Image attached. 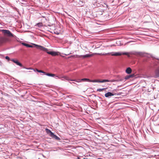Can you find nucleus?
Segmentation results:
<instances>
[{
  "mask_svg": "<svg viewBox=\"0 0 159 159\" xmlns=\"http://www.w3.org/2000/svg\"><path fill=\"white\" fill-rule=\"evenodd\" d=\"M56 77H58L59 78H60L58 76H56Z\"/></svg>",
  "mask_w": 159,
  "mask_h": 159,
  "instance_id": "obj_25",
  "label": "nucleus"
},
{
  "mask_svg": "<svg viewBox=\"0 0 159 159\" xmlns=\"http://www.w3.org/2000/svg\"><path fill=\"white\" fill-rule=\"evenodd\" d=\"M107 54L111 55L112 56H121L122 55H128V53L127 52L122 53L120 52H111L110 53H107Z\"/></svg>",
  "mask_w": 159,
  "mask_h": 159,
  "instance_id": "obj_3",
  "label": "nucleus"
},
{
  "mask_svg": "<svg viewBox=\"0 0 159 159\" xmlns=\"http://www.w3.org/2000/svg\"><path fill=\"white\" fill-rule=\"evenodd\" d=\"M93 0L94 1V2H93L94 3H97V2H98V0Z\"/></svg>",
  "mask_w": 159,
  "mask_h": 159,
  "instance_id": "obj_24",
  "label": "nucleus"
},
{
  "mask_svg": "<svg viewBox=\"0 0 159 159\" xmlns=\"http://www.w3.org/2000/svg\"><path fill=\"white\" fill-rule=\"evenodd\" d=\"M126 72L128 74H129L132 72V70L130 67H128L126 70Z\"/></svg>",
  "mask_w": 159,
  "mask_h": 159,
  "instance_id": "obj_14",
  "label": "nucleus"
},
{
  "mask_svg": "<svg viewBox=\"0 0 159 159\" xmlns=\"http://www.w3.org/2000/svg\"><path fill=\"white\" fill-rule=\"evenodd\" d=\"M124 78H121L117 80H109V82H113L115 81H117V82H119V81H121L124 80Z\"/></svg>",
  "mask_w": 159,
  "mask_h": 159,
  "instance_id": "obj_12",
  "label": "nucleus"
},
{
  "mask_svg": "<svg viewBox=\"0 0 159 159\" xmlns=\"http://www.w3.org/2000/svg\"><path fill=\"white\" fill-rule=\"evenodd\" d=\"M56 34V33H55ZM57 34H58V33H56Z\"/></svg>",
  "mask_w": 159,
  "mask_h": 159,
  "instance_id": "obj_27",
  "label": "nucleus"
},
{
  "mask_svg": "<svg viewBox=\"0 0 159 159\" xmlns=\"http://www.w3.org/2000/svg\"><path fill=\"white\" fill-rule=\"evenodd\" d=\"M5 58L6 59L8 60V61L10 60V58L8 56H6L5 57Z\"/></svg>",
  "mask_w": 159,
  "mask_h": 159,
  "instance_id": "obj_23",
  "label": "nucleus"
},
{
  "mask_svg": "<svg viewBox=\"0 0 159 159\" xmlns=\"http://www.w3.org/2000/svg\"><path fill=\"white\" fill-rule=\"evenodd\" d=\"M116 94V93H113L110 92H108L107 93L105 94V96L106 98H108L109 97L114 96V95H115Z\"/></svg>",
  "mask_w": 159,
  "mask_h": 159,
  "instance_id": "obj_6",
  "label": "nucleus"
},
{
  "mask_svg": "<svg viewBox=\"0 0 159 159\" xmlns=\"http://www.w3.org/2000/svg\"><path fill=\"white\" fill-rule=\"evenodd\" d=\"M22 44L23 45H24L27 47L32 48L33 47V46L32 45H30L29 44H27V43H22Z\"/></svg>",
  "mask_w": 159,
  "mask_h": 159,
  "instance_id": "obj_16",
  "label": "nucleus"
},
{
  "mask_svg": "<svg viewBox=\"0 0 159 159\" xmlns=\"http://www.w3.org/2000/svg\"><path fill=\"white\" fill-rule=\"evenodd\" d=\"M45 74L46 75L48 76H52V77H54L55 75V74H51V73H46V74Z\"/></svg>",
  "mask_w": 159,
  "mask_h": 159,
  "instance_id": "obj_17",
  "label": "nucleus"
},
{
  "mask_svg": "<svg viewBox=\"0 0 159 159\" xmlns=\"http://www.w3.org/2000/svg\"><path fill=\"white\" fill-rule=\"evenodd\" d=\"M51 137L57 140H60V139L59 137L55 135L53 133Z\"/></svg>",
  "mask_w": 159,
  "mask_h": 159,
  "instance_id": "obj_13",
  "label": "nucleus"
},
{
  "mask_svg": "<svg viewBox=\"0 0 159 159\" xmlns=\"http://www.w3.org/2000/svg\"><path fill=\"white\" fill-rule=\"evenodd\" d=\"M10 60L16 64L17 65H18L20 66H22V64L20 63L17 60H15L14 59H11Z\"/></svg>",
  "mask_w": 159,
  "mask_h": 159,
  "instance_id": "obj_8",
  "label": "nucleus"
},
{
  "mask_svg": "<svg viewBox=\"0 0 159 159\" xmlns=\"http://www.w3.org/2000/svg\"><path fill=\"white\" fill-rule=\"evenodd\" d=\"M134 54L137 55H140L141 56H142L143 55V53L141 52H136L135 53H134Z\"/></svg>",
  "mask_w": 159,
  "mask_h": 159,
  "instance_id": "obj_19",
  "label": "nucleus"
},
{
  "mask_svg": "<svg viewBox=\"0 0 159 159\" xmlns=\"http://www.w3.org/2000/svg\"><path fill=\"white\" fill-rule=\"evenodd\" d=\"M107 89V88H104L103 89H98L97 90V91L98 92L102 91L104 90H105Z\"/></svg>",
  "mask_w": 159,
  "mask_h": 159,
  "instance_id": "obj_18",
  "label": "nucleus"
},
{
  "mask_svg": "<svg viewBox=\"0 0 159 159\" xmlns=\"http://www.w3.org/2000/svg\"><path fill=\"white\" fill-rule=\"evenodd\" d=\"M94 54H86L85 55H83V56L81 55V56H79V57H82L84 58H86V57H92L94 55Z\"/></svg>",
  "mask_w": 159,
  "mask_h": 159,
  "instance_id": "obj_9",
  "label": "nucleus"
},
{
  "mask_svg": "<svg viewBox=\"0 0 159 159\" xmlns=\"http://www.w3.org/2000/svg\"><path fill=\"white\" fill-rule=\"evenodd\" d=\"M89 80H90L89 79H86V78H84V79H82L81 80H79V81H79L78 82H80L81 80L88 81H89Z\"/></svg>",
  "mask_w": 159,
  "mask_h": 159,
  "instance_id": "obj_20",
  "label": "nucleus"
},
{
  "mask_svg": "<svg viewBox=\"0 0 159 159\" xmlns=\"http://www.w3.org/2000/svg\"><path fill=\"white\" fill-rule=\"evenodd\" d=\"M155 76L156 77H159V66L155 71Z\"/></svg>",
  "mask_w": 159,
  "mask_h": 159,
  "instance_id": "obj_7",
  "label": "nucleus"
},
{
  "mask_svg": "<svg viewBox=\"0 0 159 159\" xmlns=\"http://www.w3.org/2000/svg\"><path fill=\"white\" fill-rule=\"evenodd\" d=\"M45 130L47 133L49 134L50 136H51L53 134V133L50 130L48 129H46Z\"/></svg>",
  "mask_w": 159,
  "mask_h": 159,
  "instance_id": "obj_11",
  "label": "nucleus"
},
{
  "mask_svg": "<svg viewBox=\"0 0 159 159\" xmlns=\"http://www.w3.org/2000/svg\"><path fill=\"white\" fill-rule=\"evenodd\" d=\"M7 40V39L6 38L3 37H0V45L5 43Z\"/></svg>",
  "mask_w": 159,
  "mask_h": 159,
  "instance_id": "obj_5",
  "label": "nucleus"
},
{
  "mask_svg": "<svg viewBox=\"0 0 159 159\" xmlns=\"http://www.w3.org/2000/svg\"><path fill=\"white\" fill-rule=\"evenodd\" d=\"M109 81L107 80H89L90 82H98V83H103L107 82H109Z\"/></svg>",
  "mask_w": 159,
  "mask_h": 159,
  "instance_id": "obj_4",
  "label": "nucleus"
},
{
  "mask_svg": "<svg viewBox=\"0 0 159 159\" xmlns=\"http://www.w3.org/2000/svg\"><path fill=\"white\" fill-rule=\"evenodd\" d=\"M37 71L38 72H39L42 73H44V74H46V72H45L44 71H43V70H39L37 69Z\"/></svg>",
  "mask_w": 159,
  "mask_h": 159,
  "instance_id": "obj_22",
  "label": "nucleus"
},
{
  "mask_svg": "<svg viewBox=\"0 0 159 159\" xmlns=\"http://www.w3.org/2000/svg\"><path fill=\"white\" fill-rule=\"evenodd\" d=\"M36 25L37 26L39 27H40L43 26V24L42 23H37Z\"/></svg>",
  "mask_w": 159,
  "mask_h": 159,
  "instance_id": "obj_21",
  "label": "nucleus"
},
{
  "mask_svg": "<svg viewBox=\"0 0 159 159\" xmlns=\"http://www.w3.org/2000/svg\"><path fill=\"white\" fill-rule=\"evenodd\" d=\"M34 45L38 49H39L43 51L46 52L48 54L51 55L52 56H55L57 55V53L56 52L52 51H48V49L40 45L34 44Z\"/></svg>",
  "mask_w": 159,
  "mask_h": 159,
  "instance_id": "obj_1",
  "label": "nucleus"
},
{
  "mask_svg": "<svg viewBox=\"0 0 159 159\" xmlns=\"http://www.w3.org/2000/svg\"><path fill=\"white\" fill-rule=\"evenodd\" d=\"M1 31L3 35L5 36L11 37H14V35L9 30H2Z\"/></svg>",
  "mask_w": 159,
  "mask_h": 159,
  "instance_id": "obj_2",
  "label": "nucleus"
},
{
  "mask_svg": "<svg viewBox=\"0 0 159 159\" xmlns=\"http://www.w3.org/2000/svg\"><path fill=\"white\" fill-rule=\"evenodd\" d=\"M133 76V75H127L125 78H124V81H125L126 80L129 79V78L132 77Z\"/></svg>",
  "mask_w": 159,
  "mask_h": 159,
  "instance_id": "obj_15",
  "label": "nucleus"
},
{
  "mask_svg": "<svg viewBox=\"0 0 159 159\" xmlns=\"http://www.w3.org/2000/svg\"><path fill=\"white\" fill-rule=\"evenodd\" d=\"M62 78L64 79L67 80H70V81H74L76 82H79V81H77L76 80H71L70 78H69L68 77L66 76H64L61 77Z\"/></svg>",
  "mask_w": 159,
  "mask_h": 159,
  "instance_id": "obj_10",
  "label": "nucleus"
},
{
  "mask_svg": "<svg viewBox=\"0 0 159 159\" xmlns=\"http://www.w3.org/2000/svg\"><path fill=\"white\" fill-rule=\"evenodd\" d=\"M77 159H80L79 157H78Z\"/></svg>",
  "mask_w": 159,
  "mask_h": 159,
  "instance_id": "obj_26",
  "label": "nucleus"
}]
</instances>
